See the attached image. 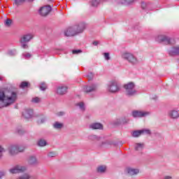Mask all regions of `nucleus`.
Returning a JSON list of instances; mask_svg holds the SVG:
<instances>
[{
    "label": "nucleus",
    "mask_w": 179,
    "mask_h": 179,
    "mask_svg": "<svg viewBox=\"0 0 179 179\" xmlns=\"http://www.w3.org/2000/svg\"><path fill=\"white\" fill-rule=\"evenodd\" d=\"M17 99V94L15 92H10L8 94L0 90V108L12 106Z\"/></svg>",
    "instance_id": "f257e3e1"
},
{
    "label": "nucleus",
    "mask_w": 179,
    "mask_h": 179,
    "mask_svg": "<svg viewBox=\"0 0 179 179\" xmlns=\"http://www.w3.org/2000/svg\"><path fill=\"white\" fill-rule=\"evenodd\" d=\"M107 170V167L104 165L100 166L97 168L98 173H104Z\"/></svg>",
    "instance_id": "c756f323"
},
{
    "label": "nucleus",
    "mask_w": 179,
    "mask_h": 179,
    "mask_svg": "<svg viewBox=\"0 0 179 179\" xmlns=\"http://www.w3.org/2000/svg\"><path fill=\"white\" fill-rule=\"evenodd\" d=\"M29 83L26 82V81H23L21 83L20 87V89H24V87H27V86H29Z\"/></svg>",
    "instance_id": "72a5a7b5"
},
{
    "label": "nucleus",
    "mask_w": 179,
    "mask_h": 179,
    "mask_svg": "<svg viewBox=\"0 0 179 179\" xmlns=\"http://www.w3.org/2000/svg\"><path fill=\"white\" fill-rule=\"evenodd\" d=\"M49 1H52V0H49Z\"/></svg>",
    "instance_id": "864d4df0"
},
{
    "label": "nucleus",
    "mask_w": 179,
    "mask_h": 179,
    "mask_svg": "<svg viewBox=\"0 0 179 179\" xmlns=\"http://www.w3.org/2000/svg\"><path fill=\"white\" fill-rule=\"evenodd\" d=\"M90 129H103V124L100 123H92L90 125Z\"/></svg>",
    "instance_id": "4be33fe9"
},
{
    "label": "nucleus",
    "mask_w": 179,
    "mask_h": 179,
    "mask_svg": "<svg viewBox=\"0 0 179 179\" xmlns=\"http://www.w3.org/2000/svg\"><path fill=\"white\" fill-rule=\"evenodd\" d=\"M28 163L31 166H36V164H38V161L37 160V157L34 155H31L28 159Z\"/></svg>",
    "instance_id": "6ab92c4d"
},
{
    "label": "nucleus",
    "mask_w": 179,
    "mask_h": 179,
    "mask_svg": "<svg viewBox=\"0 0 179 179\" xmlns=\"http://www.w3.org/2000/svg\"><path fill=\"white\" fill-rule=\"evenodd\" d=\"M64 114H65L64 112H59L58 115H64Z\"/></svg>",
    "instance_id": "8fccbe9b"
},
{
    "label": "nucleus",
    "mask_w": 179,
    "mask_h": 179,
    "mask_svg": "<svg viewBox=\"0 0 179 179\" xmlns=\"http://www.w3.org/2000/svg\"><path fill=\"white\" fill-rule=\"evenodd\" d=\"M125 93L129 97H132L138 94V91L135 89V83H128L124 85Z\"/></svg>",
    "instance_id": "f03ea898"
},
{
    "label": "nucleus",
    "mask_w": 179,
    "mask_h": 179,
    "mask_svg": "<svg viewBox=\"0 0 179 179\" xmlns=\"http://www.w3.org/2000/svg\"><path fill=\"white\" fill-rule=\"evenodd\" d=\"M168 115L169 118H171L172 120H177L179 118V110L178 108H173L170 110L168 112Z\"/></svg>",
    "instance_id": "9b49d317"
},
{
    "label": "nucleus",
    "mask_w": 179,
    "mask_h": 179,
    "mask_svg": "<svg viewBox=\"0 0 179 179\" xmlns=\"http://www.w3.org/2000/svg\"><path fill=\"white\" fill-rule=\"evenodd\" d=\"M22 56L24 57V58L25 59H29V58H31V54H30L29 52H24L22 54Z\"/></svg>",
    "instance_id": "4c0bfd02"
},
{
    "label": "nucleus",
    "mask_w": 179,
    "mask_h": 179,
    "mask_svg": "<svg viewBox=\"0 0 179 179\" xmlns=\"http://www.w3.org/2000/svg\"><path fill=\"white\" fill-rule=\"evenodd\" d=\"M8 150L10 155H17V144H12L8 147Z\"/></svg>",
    "instance_id": "ddd939ff"
},
{
    "label": "nucleus",
    "mask_w": 179,
    "mask_h": 179,
    "mask_svg": "<svg viewBox=\"0 0 179 179\" xmlns=\"http://www.w3.org/2000/svg\"><path fill=\"white\" fill-rule=\"evenodd\" d=\"M41 90H45L47 89V84L45 83H42L40 85Z\"/></svg>",
    "instance_id": "a19ab883"
},
{
    "label": "nucleus",
    "mask_w": 179,
    "mask_h": 179,
    "mask_svg": "<svg viewBox=\"0 0 179 179\" xmlns=\"http://www.w3.org/2000/svg\"><path fill=\"white\" fill-rule=\"evenodd\" d=\"M51 12V6H45L39 10V13L41 15V16H47L48 13Z\"/></svg>",
    "instance_id": "f8f14e48"
},
{
    "label": "nucleus",
    "mask_w": 179,
    "mask_h": 179,
    "mask_svg": "<svg viewBox=\"0 0 179 179\" xmlns=\"http://www.w3.org/2000/svg\"><path fill=\"white\" fill-rule=\"evenodd\" d=\"M31 102L32 103H35L36 104L38 103H41V98L40 97H34L31 99Z\"/></svg>",
    "instance_id": "473e14b6"
},
{
    "label": "nucleus",
    "mask_w": 179,
    "mask_h": 179,
    "mask_svg": "<svg viewBox=\"0 0 179 179\" xmlns=\"http://www.w3.org/2000/svg\"><path fill=\"white\" fill-rule=\"evenodd\" d=\"M10 24H12V20L10 19H7L5 21V26H7V27H9V26H10Z\"/></svg>",
    "instance_id": "ea45409f"
},
{
    "label": "nucleus",
    "mask_w": 179,
    "mask_h": 179,
    "mask_svg": "<svg viewBox=\"0 0 179 179\" xmlns=\"http://www.w3.org/2000/svg\"><path fill=\"white\" fill-rule=\"evenodd\" d=\"M144 148H145V143H136L134 145L135 150H137V152H141L143 150Z\"/></svg>",
    "instance_id": "b1692460"
},
{
    "label": "nucleus",
    "mask_w": 179,
    "mask_h": 179,
    "mask_svg": "<svg viewBox=\"0 0 179 179\" xmlns=\"http://www.w3.org/2000/svg\"><path fill=\"white\" fill-rule=\"evenodd\" d=\"M73 54H80V52H82V50H73L72 51Z\"/></svg>",
    "instance_id": "a18cd8bd"
},
{
    "label": "nucleus",
    "mask_w": 179,
    "mask_h": 179,
    "mask_svg": "<svg viewBox=\"0 0 179 179\" xmlns=\"http://www.w3.org/2000/svg\"><path fill=\"white\" fill-rule=\"evenodd\" d=\"M122 58L125 61H127L129 64H131V65H136V64L139 63L138 58H136L132 53L124 52L122 54Z\"/></svg>",
    "instance_id": "7ed1b4c3"
},
{
    "label": "nucleus",
    "mask_w": 179,
    "mask_h": 179,
    "mask_svg": "<svg viewBox=\"0 0 179 179\" xmlns=\"http://www.w3.org/2000/svg\"><path fill=\"white\" fill-rule=\"evenodd\" d=\"M136 0H115L117 3L122 5H132Z\"/></svg>",
    "instance_id": "412c9836"
},
{
    "label": "nucleus",
    "mask_w": 179,
    "mask_h": 179,
    "mask_svg": "<svg viewBox=\"0 0 179 179\" xmlns=\"http://www.w3.org/2000/svg\"><path fill=\"white\" fill-rule=\"evenodd\" d=\"M38 146H41V148L46 146L47 145V141L43 138H41L38 141L37 143Z\"/></svg>",
    "instance_id": "a878e982"
},
{
    "label": "nucleus",
    "mask_w": 179,
    "mask_h": 179,
    "mask_svg": "<svg viewBox=\"0 0 179 179\" xmlns=\"http://www.w3.org/2000/svg\"><path fill=\"white\" fill-rule=\"evenodd\" d=\"M88 78H90V79H93V73H90V74H88Z\"/></svg>",
    "instance_id": "09e8293b"
},
{
    "label": "nucleus",
    "mask_w": 179,
    "mask_h": 179,
    "mask_svg": "<svg viewBox=\"0 0 179 179\" xmlns=\"http://www.w3.org/2000/svg\"><path fill=\"white\" fill-rule=\"evenodd\" d=\"M64 34L66 37H72L76 36V31L75 27H71L64 31Z\"/></svg>",
    "instance_id": "9d476101"
},
{
    "label": "nucleus",
    "mask_w": 179,
    "mask_h": 179,
    "mask_svg": "<svg viewBox=\"0 0 179 179\" xmlns=\"http://www.w3.org/2000/svg\"><path fill=\"white\" fill-rule=\"evenodd\" d=\"M89 139L90 141H99V136H96V135H90L89 136Z\"/></svg>",
    "instance_id": "f704fd0d"
},
{
    "label": "nucleus",
    "mask_w": 179,
    "mask_h": 179,
    "mask_svg": "<svg viewBox=\"0 0 179 179\" xmlns=\"http://www.w3.org/2000/svg\"><path fill=\"white\" fill-rule=\"evenodd\" d=\"M0 178H2V176H0Z\"/></svg>",
    "instance_id": "603ef678"
},
{
    "label": "nucleus",
    "mask_w": 179,
    "mask_h": 179,
    "mask_svg": "<svg viewBox=\"0 0 179 179\" xmlns=\"http://www.w3.org/2000/svg\"><path fill=\"white\" fill-rule=\"evenodd\" d=\"M98 86L96 84H92L85 87V92L87 93H90L91 92H96L97 90Z\"/></svg>",
    "instance_id": "a211bd4d"
},
{
    "label": "nucleus",
    "mask_w": 179,
    "mask_h": 179,
    "mask_svg": "<svg viewBox=\"0 0 179 179\" xmlns=\"http://www.w3.org/2000/svg\"><path fill=\"white\" fill-rule=\"evenodd\" d=\"M141 135H142V131L141 130L134 131L132 133V136L134 138H138V136H141Z\"/></svg>",
    "instance_id": "cd10ccee"
},
{
    "label": "nucleus",
    "mask_w": 179,
    "mask_h": 179,
    "mask_svg": "<svg viewBox=\"0 0 179 179\" xmlns=\"http://www.w3.org/2000/svg\"><path fill=\"white\" fill-rule=\"evenodd\" d=\"M169 54L171 57L179 55V46H173L169 50Z\"/></svg>",
    "instance_id": "2eb2a0df"
},
{
    "label": "nucleus",
    "mask_w": 179,
    "mask_h": 179,
    "mask_svg": "<svg viewBox=\"0 0 179 179\" xmlns=\"http://www.w3.org/2000/svg\"><path fill=\"white\" fill-rule=\"evenodd\" d=\"M149 5H150L149 3L142 2L141 8H142V9H146V8H149Z\"/></svg>",
    "instance_id": "58836bf2"
},
{
    "label": "nucleus",
    "mask_w": 179,
    "mask_h": 179,
    "mask_svg": "<svg viewBox=\"0 0 179 179\" xmlns=\"http://www.w3.org/2000/svg\"><path fill=\"white\" fill-rule=\"evenodd\" d=\"M77 107H79L80 111H85V103L83 102H79L76 104Z\"/></svg>",
    "instance_id": "c85d7f7f"
},
{
    "label": "nucleus",
    "mask_w": 179,
    "mask_h": 179,
    "mask_svg": "<svg viewBox=\"0 0 179 179\" xmlns=\"http://www.w3.org/2000/svg\"><path fill=\"white\" fill-rule=\"evenodd\" d=\"M45 121H47V118L43 117L42 119H40L38 120V124H44V122H45Z\"/></svg>",
    "instance_id": "37998d69"
},
{
    "label": "nucleus",
    "mask_w": 179,
    "mask_h": 179,
    "mask_svg": "<svg viewBox=\"0 0 179 179\" xmlns=\"http://www.w3.org/2000/svg\"><path fill=\"white\" fill-rule=\"evenodd\" d=\"M106 90L110 93H117L120 92V86L116 80H111L107 84Z\"/></svg>",
    "instance_id": "20e7f679"
},
{
    "label": "nucleus",
    "mask_w": 179,
    "mask_h": 179,
    "mask_svg": "<svg viewBox=\"0 0 179 179\" xmlns=\"http://www.w3.org/2000/svg\"><path fill=\"white\" fill-rule=\"evenodd\" d=\"M0 80H2V78L0 77Z\"/></svg>",
    "instance_id": "3c124183"
},
{
    "label": "nucleus",
    "mask_w": 179,
    "mask_h": 179,
    "mask_svg": "<svg viewBox=\"0 0 179 179\" xmlns=\"http://www.w3.org/2000/svg\"><path fill=\"white\" fill-rule=\"evenodd\" d=\"M22 116L25 120H30L33 117V110L31 109H24L22 112Z\"/></svg>",
    "instance_id": "4468645a"
},
{
    "label": "nucleus",
    "mask_w": 179,
    "mask_h": 179,
    "mask_svg": "<svg viewBox=\"0 0 179 179\" xmlns=\"http://www.w3.org/2000/svg\"><path fill=\"white\" fill-rule=\"evenodd\" d=\"M103 57H104V59H106V61H109V59H110V53H108V52L103 53Z\"/></svg>",
    "instance_id": "79ce46f5"
},
{
    "label": "nucleus",
    "mask_w": 179,
    "mask_h": 179,
    "mask_svg": "<svg viewBox=\"0 0 179 179\" xmlns=\"http://www.w3.org/2000/svg\"><path fill=\"white\" fill-rule=\"evenodd\" d=\"M26 170H27V168L25 166L15 165L9 169V172L11 174H18L19 173H24V171H26Z\"/></svg>",
    "instance_id": "0eeeda50"
},
{
    "label": "nucleus",
    "mask_w": 179,
    "mask_h": 179,
    "mask_svg": "<svg viewBox=\"0 0 179 179\" xmlns=\"http://www.w3.org/2000/svg\"><path fill=\"white\" fill-rule=\"evenodd\" d=\"M129 121V118L127 117H122L120 118L117 119L115 122V124L116 125H120V124H128Z\"/></svg>",
    "instance_id": "f3484780"
},
{
    "label": "nucleus",
    "mask_w": 179,
    "mask_h": 179,
    "mask_svg": "<svg viewBox=\"0 0 179 179\" xmlns=\"http://www.w3.org/2000/svg\"><path fill=\"white\" fill-rule=\"evenodd\" d=\"M31 176H30V174L29 173H24V175L20 176L17 179H31Z\"/></svg>",
    "instance_id": "7c9ffc66"
},
{
    "label": "nucleus",
    "mask_w": 179,
    "mask_h": 179,
    "mask_svg": "<svg viewBox=\"0 0 179 179\" xmlns=\"http://www.w3.org/2000/svg\"><path fill=\"white\" fill-rule=\"evenodd\" d=\"M126 171L129 174V176H136V174L139 173V169L132 168H127L126 169Z\"/></svg>",
    "instance_id": "aec40b11"
},
{
    "label": "nucleus",
    "mask_w": 179,
    "mask_h": 179,
    "mask_svg": "<svg viewBox=\"0 0 179 179\" xmlns=\"http://www.w3.org/2000/svg\"><path fill=\"white\" fill-rule=\"evenodd\" d=\"M105 1L106 0H92L90 2V4L94 8H96V6H99L100 3H103V2H105Z\"/></svg>",
    "instance_id": "5701e85b"
},
{
    "label": "nucleus",
    "mask_w": 179,
    "mask_h": 179,
    "mask_svg": "<svg viewBox=\"0 0 179 179\" xmlns=\"http://www.w3.org/2000/svg\"><path fill=\"white\" fill-rule=\"evenodd\" d=\"M86 29V24L85 22H80L79 24L74 25V29L76 30V34H80L83 33Z\"/></svg>",
    "instance_id": "1a4fd4ad"
},
{
    "label": "nucleus",
    "mask_w": 179,
    "mask_h": 179,
    "mask_svg": "<svg viewBox=\"0 0 179 179\" xmlns=\"http://www.w3.org/2000/svg\"><path fill=\"white\" fill-rule=\"evenodd\" d=\"M93 45H99V44H100V42L99 41H94L92 43Z\"/></svg>",
    "instance_id": "de8ad7c7"
},
{
    "label": "nucleus",
    "mask_w": 179,
    "mask_h": 179,
    "mask_svg": "<svg viewBox=\"0 0 179 179\" xmlns=\"http://www.w3.org/2000/svg\"><path fill=\"white\" fill-rule=\"evenodd\" d=\"M163 179H173L172 176H164Z\"/></svg>",
    "instance_id": "49530a36"
},
{
    "label": "nucleus",
    "mask_w": 179,
    "mask_h": 179,
    "mask_svg": "<svg viewBox=\"0 0 179 179\" xmlns=\"http://www.w3.org/2000/svg\"><path fill=\"white\" fill-rule=\"evenodd\" d=\"M7 54L10 57H15V55H16L17 52H16V50H8Z\"/></svg>",
    "instance_id": "2f4dec72"
},
{
    "label": "nucleus",
    "mask_w": 179,
    "mask_h": 179,
    "mask_svg": "<svg viewBox=\"0 0 179 179\" xmlns=\"http://www.w3.org/2000/svg\"><path fill=\"white\" fill-rule=\"evenodd\" d=\"M150 129H141V135H150Z\"/></svg>",
    "instance_id": "c9c22d12"
},
{
    "label": "nucleus",
    "mask_w": 179,
    "mask_h": 179,
    "mask_svg": "<svg viewBox=\"0 0 179 179\" xmlns=\"http://www.w3.org/2000/svg\"><path fill=\"white\" fill-rule=\"evenodd\" d=\"M34 37V36L31 34H27L23 35L20 38L21 47L24 49L29 48V45H27V43H29V41L32 40Z\"/></svg>",
    "instance_id": "39448f33"
},
{
    "label": "nucleus",
    "mask_w": 179,
    "mask_h": 179,
    "mask_svg": "<svg viewBox=\"0 0 179 179\" xmlns=\"http://www.w3.org/2000/svg\"><path fill=\"white\" fill-rule=\"evenodd\" d=\"M58 154L55 152H50L48 153V157H57Z\"/></svg>",
    "instance_id": "e433bc0d"
},
{
    "label": "nucleus",
    "mask_w": 179,
    "mask_h": 179,
    "mask_svg": "<svg viewBox=\"0 0 179 179\" xmlns=\"http://www.w3.org/2000/svg\"><path fill=\"white\" fill-rule=\"evenodd\" d=\"M17 149L18 153H20L22 152H24V150L26 149V146L23 145L17 144Z\"/></svg>",
    "instance_id": "bb28decb"
},
{
    "label": "nucleus",
    "mask_w": 179,
    "mask_h": 179,
    "mask_svg": "<svg viewBox=\"0 0 179 179\" xmlns=\"http://www.w3.org/2000/svg\"><path fill=\"white\" fill-rule=\"evenodd\" d=\"M131 115L134 117V118H142L143 117H148V115H150V112L134 110L131 113Z\"/></svg>",
    "instance_id": "6e6552de"
},
{
    "label": "nucleus",
    "mask_w": 179,
    "mask_h": 179,
    "mask_svg": "<svg viewBox=\"0 0 179 179\" xmlns=\"http://www.w3.org/2000/svg\"><path fill=\"white\" fill-rule=\"evenodd\" d=\"M68 90V87L66 85H59L57 87V94H65Z\"/></svg>",
    "instance_id": "dca6fc26"
},
{
    "label": "nucleus",
    "mask_w": 179,
    "mask_h": 179,
    "mask_svg": "<svg viewBox=\"0 0 179 179\" xmlns=\"http://www.w3.org/2000/svg\"><path fill=\"white\" fill-rule=\"evenodd\" d=\"M3 152H5V148L0 145V157H2V153H3Z\"/></svg>",
    "instance_id": "c03bdc74"
},
{
    "label": "nucleus",
    "mask_w": 179,
    "mask_h": 179,
    "mask_svg": "<svg viewBox=\"0 0 179 179\" xmlns=\"http://www.w3.org/2000/svg\"><path fill=\"white\" fill-rule=\"evenodd\" d=\"M157 43H165L166 44H175L176 41L173 38H169L166 35H159L155 38Z\"/></svg>",
    "instance_id": "423d86ee"
},
{
    "label": "nucleus",
    "mask_w": 179,
    "mask_h": 179,
    "mask_svg": "<svg viewBox=\"0 0 179 179\" xmlns=\"http://www.w3.org/2000/svg\"><path fill=\"white\" fill-rule=\"evenodd\" d=\"M55 129H62L64 128V123L59 122H55L52 124Z\"/></svg>",
    "instance_id": "393cba45"
}]
</instances>
